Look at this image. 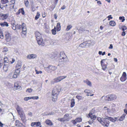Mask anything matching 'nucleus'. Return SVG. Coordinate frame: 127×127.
Returning a JSON list of instances; mask_svg holds the SVG:
<instances>
[{
    "instance_id": "obj_42",
    "label": "nucleus",
    "mask_w": 127,
    "mask_h": 127,
    "mask_svg": "<svg viewBox=\"0 0 127 127\" xmlns=\"http://www.w3.org/2000/svg\"><path fill=\"white\" fill-rule=\"evenodd\" d=\"M1 1L2 4H5L9 2L8 0H1Z\"/></svg>"
},
{
    "instance_id": "obj_23",
    "label": "nucleus",
    "mask_w": 127,
    "mask_h": 127,
    "mask_svg": "<svg viewBox=\"0 0 127 127\" xmlns=\"http://www.w3.org/2000/svg\"><path fill=\"white\" fill-rule=\"evenodd\" d=\"M106 119H107L108 120H110L113 122H115L116 121V120L113 118L111 117L106 116Z\"/></svg>"
},
{
    "instance_id": "obj_46",
    "label": "nucleus",
    "mask_w": 127,
    "mask_h": 127,
    "mask_svg": "<svg viewBox=\"0 0 127 127\" xmlns=\"http://www.w3.org/2000/svg\"><path fill=\"white\" fill-rule=\"evenodd\" d=\"M15 2V1L14 0H12L10 2L9 4L11 5H13Z\"/></svg>"
},
{
    "instance_id": "obj_12",
    "label": "nucleus",
    "mask_w": 127,
    "mask_h": 127,
    "mask_svg": "<svg viewBox=\"0 0 127 127\" xmlns=\"http://www.w3.org/2000/svg\"><path fill=\"white\" fill-rule=\"evenodd\" d=\"M20 117L22 121L23 122H25L26 121V117L25 114L22 113L19 114Z\"/></svg>"
},
{
    "instance_id": "obj_15",
    "label": "nucleus",
    "mask_w": 127,
    "mask_h": 127,
    "mask_svg": "<svg viewBox=\"0 0 127 127\" xmlns=\"http://www.w3.org/2000/svg\"><path fill=\"white\" fill-rule=\"evenodd\" d=\"M39 98L38 96H33V97H25L24 98V100L25 101H27L29 100L32 99H38Z\"/></svg>"
},
{
    "instance_id": "obj_24",
    "label": "nucleus",
    "mask_w": 127,
    "mask_h": 127,
    "mask_svg": "<svg viewBox=\"0 0 127 127\" xmlns=\"http://www.w3.org/2000/svg\"><path fill=\"white\" fill-rule=\"evenodd\" d=\"M0 25L1 27H4L5 26L6 27L8 26V24L7 22H5L1 23L0 24Z\"/></svg>"
},
{
    "instance_id": "obj_62",
    "label": "nucleus",
    "mask_w": 127,
    "mask_h": 127,
    "mask_svg": "<svg viewBox=\"0 0 127 127\" xmlns=\"http://www.w3.org/2000/svg\"><path fill=\"white\" fill-rule=\"evenodd\" d=\"M54 16L55 19H57V16L56 14H54Z\"/></svg>"
},
{
    "instance_id": "obj_41",
    "label": "nucleus",
    "mask_w": 127,
    "mask_h": 127,
    "mask_svg": "<svg viewBox=\"0 0 127 127\" xmlns=\"http://www.w3.org/2000/svg\"><path fill=\"white\" fill-rule=\"evenodd\" d=\"M24 3L25 6L26 7H27L29 6V2L28 0H27L26 1H24Z\"/></svg>"
},
{
    "instance_id": "obj_34",
    "label": "nucleus",
    "mask_w": 127,
    "mask_h": 127,
    "mask_svg": "<svg viewBox=\"0 0 127 127\" xmlns=\"http://www.w3.org/2000/svg\"><path fill=\"white\" fill-rule=\"evenodd\" d=\"M109 24L111 26H113L115 25L116 23L114 21H110Z\"/></svg>"
},
{
    "instance_id": "obj_45",
    "label": "nucleus",
    "mask_w": 127,
    "mask_h": 127,
    "mask_svg": "<svg viewBox=\"0 0 127 127\" xmlns=\"http://www.w3.org/2000/svg\"><path fill=\"white\" fill-rule=\"evenodd\" d=\"M4 63H8L9 60H8V58L7 57H5L4 59Z\"/></svg>"
},
{
    "instance_id": "obj_38",
    "label": "nucleus",
    "mask_w": 127,
    "mask_h": 127,
    "mask_svg": "<svg viewBox=\"0 0 127 127\" xmlns=\"http://www.w3.org/2000/svg\"><path fill=\"white\" fill-rule=\"evenodd\" d=\"M17 29H21L23 27L22 24V25H17Z\"/></svg>"
},
{
    "instance_id": "obj_22",
    "label": "nucleus",
    "mask_w": 127,
    "mask_h": 127,
    "mask_svg": "<svg viewBox=\"0 0 127 127\" xmlns=\"http://www.w3.org/2000/svg\"><path fill=\"white\" fill-rule=\"evenodd\" d=\"M82 121V119L81 118H78L75 119L73 121V123L75 124L77 123V122H81Z\"/></svg>"
},
{
    "instance_id": "obj_3",
    "label": "nucleus",
    "mask_w": 127,
    "mask_h": 127,
    "mask_svg": "<svg viewBox=\"0 0 127 127\" xmlns=\"http://www.w3.org/2000/svg\"><path fill=\"white\" fill-rule=\"evenodd\" d=\"M60 60H61V61L65 62L68 61L67 58L63 51L61 52L60 53Z\"/></svg>"
},
{
    "instance_id": "obj_40",
    "label": "nucleus",
    "mask_w": 127,
    "mask_h": 127,
    "mask_svg": "<svg viewBox=\"0 0 127 127\" xmlns=\"http://www.w3.org/2000/svg\"><path fill=\"white\" fill-rule=\"evenodd\" d=\"M88 43H87V44H88L89 45V46L93 45L94 44V42L93 44H92V43L93 42V41L91 40L90 41H88Z\"/></svg>"
},
{
    "instance_id": "obj_35",
    "label": "nucleus",
    "mask_w": 127,
    "mask_h": 127,
    "mask_svg": "<svg viewBox=\"0 0 127 127\" xmlns=\"http://www.w3.org/2000/svg\"><path fill=\"white\" fill-rule=\"evenodd\" d=\"M107 110H108V112H109L113 113L115 111V109L113 108L111 109H108Z\"/></svg>"
},
{
    "instance_id": "obj_33",
    "label": "nucleus",
    "mask_w": 127,
    "mask_h": 127,
    "mask_svg": "<svg viewBox=\"0 0 127 127\" xmlns=\"http://www.w3.org/2000/svg\"><path fill=\"white\" fill-rule=\"evenodd\" d=\"M87 43H88L87 41H86L85 42L81 44L80 45V46L82 47H84L86 45Z\"/></svg>"
},
{
    "instance_id": "obj_8",
    "label": "nucleus",
    "mask_w": 127,
    "mask_h": 127,
    "mask_svg": "<svg viewBox=\"0 0 127 127\" xmlns=\"http://www.w3.org/2000/svg\"><path fill=\"white\" fill-rule=\"evenodd\" d=\"M36 40L39 45L43 46L45 45V41L43 40L42 38Z\"/></svg>"
},
{
    "instance_id": "obj_6",
    "label": "nucleus",
    "mask_w": 127,
    "mask_h": 127,
    "mask_svg": "<svg viewBox=\"0 0 127 127\" xmlns=\"http://www.w3.org/2000/svg\"><path fill=\"white\" fill-rule=\"evenodd\" d=\"M66 77L67 76H60L54 79V81L55 83L59 82L66 78Z\"/></svg>"
},
{
    "instance_id": "obj_58",
    "label": "nucleus",
    "mask_w": 127,
    "mask_h": 127,
    "mask_svg": "<svg viewBox=\"0 0 127 127\" xmlns=\"http://www.w3.org/2000/svg\"><path fill=\"white\" fill-rule=\"evenodd\" d=\"M4 36L3 33H0V38L1 39L3 38Z\"/></svg>"
},
{
    "instance_id": "obj_21",
    "label": "nucleus",
    "mask_w": 127,
    "mask_h": 127,
    "mask_svg": "<svg viewBox=\"0 0 127 127\" xmlns=\"http://www.w3.org/2000/svg\"><path fill=\"white\" fill-rule=\"evenodd\" d=\"M87 117L88 118L90 117L91 119H93V120H95L96 118L95 116L94 115H93L92 113H90Z\"/></svg>"
},
{
    "instance_id": "obj_54",
    "label": "nucleus",
    "mask_w": 127,
    "mask_h": 127,
    "mask_svg": "<svg viewBox=\"0 0 127 127\" xmlns=\"http://www.w3.org/2000/svg\"><path fill=\"white\" fill-rule=\"evenodd\" d=\"M35 71L36 73L37 74H41L42 73V72L41 71H38L37 70H35Z\"/></svg>"
},
{
    "instance_id": "obj_36",
    "label": "nucleus",
    "mask_w": 127,
    "mask_h": 127,
    "mask_svg": "<svg viewBox=\"0 0 127 127\" xmlns=\"http://www.w3.org/2000/svg\"><path fill=\"white\" fill-rule=\"evenodd\" d=\"M35 125L36 127H41L42 126L41 125L40 123L39 122H35Z\"/></svg>"
},
{
    "instance_id": "obj_60",
    "label": "nucleus",
    "mask_w": 127,
    "mask_h": 127,
    "mask_svg": "<svg viewBox=\"0 0 127 127\" xmlns=\"http://www.w3.org/2000/svg\"><path fill=\"white\" fill-rule=\"evenodd\" d=\"M55 114L53 112H51V113H49L48 114V115H53L54 114Z\"/></svg>"
},
{
    "instance_id": "obj_28",
    "label": "nucleus",
    "mask_w": 127,
    "mask_h": 127,
    "mask_svg": "<svg viewBox=\"0 0 127 127\" xmlns=\"http://www.w3.org/2000/svg\"><path fill=\"white\" fill-rule=\"evenodd\" d=\"M126 115V114H123V115L120 118H119L118 120L120 121H122L125 119Z\"/></svg>"
},
{
    "instance_id": "obj_16",
    "label": "nucleus",
    "mask_w": 127,
    "mask_h": 127,
    "mask_svg": "<svg viewBox=\"0 0 127 127\" xmlns=\"http://www.w3.org/2000/svg\"><path fill=\"white\" fill-rule=\"evenodd\" d=\"M8 16V14H0V19L4 20L7 18Z\"/></svg>"
},
{
    "instance_id": "obj_49",
    "label": "nucleus",
    "mask_w": 127,
    "mask_h": 127,
    "mask_svg": "<svg viewBox=\"0 0 127 127\" xmlns=\"http://www.w3.org/2000/svg\"><path fill=\"white\" fill-rule=\"evenodd\" d=\"M119 19L120 20H122V22H124L125 20V18L124 16L120 17H119Z\"/></svg>"
},
{
    "instance_id": "obj_53",
    "label": "nucleus",
    "mask_w": 127,
    "mask_h": 127,
    "mask_svg": "<svg viewBox=\"0 0 127 127\" xmlns=\"http://www.w3.org/2000/svg\"><path fill=\"white\" fill-rule=\"evenodd\" d=\"M32 91V90L31 89H28L26 90V92H28L29 93H30Z\"/></svg>"
},
{
    "instance_id": "obj_7",
    "label": "nucleus",
    "mask_w": 127,
    "mask_h": 127,
    "mask_svg": "<svg viewBox=\"0 0 127 127\" xmlns=\"http://www.w3.org/2000/svg\"><path fill=\"white\" fill-rule=\"evenodd\" d=\"M5 34V39L7 42L9 41L11 39V37L10 33L8 32H6Z\"/></svg>"
},
{
    "instance_id": "obj_30",
    "label": "nucleus",
    "mask_w": 127,
    "mask_h": 127,
    "mask_svg": "<svg viewBox=\"0 0 127 127\" xmlns=\"http://www.w3.org/2000/svg\"><path fill=\"white\" fill-rule=\"evenodd\" d=\"M22 65V64L21 63H18L16 65L15 67L16 68L20 69L21 68Z\"/></svg>"
},
{
    "instance_id": "obj_57",
    "label": "nucleus",
    "mask_w": 127,
    "mask_h": 127,
    "mask_svg": "<svg viewBox=\"0 0 127 127\" xmlns=\"http://www.w3.org/2000/svg\"><path fill=\"white\" fill-rule=\"evenodd\" d=\"M122 30L123 31H124L125 30H126L127 29L126 27L125 26H124L122 27Z\"/></svg>"
},
{
    "instance_id": "obj_37",
    "label": "nucleus",
    "mask_w": 127,
    "mask_h": 127,
    "mask_svg": "<svg viewBox=\"0 0 127 127\" xmlns=\"http://www.w3.org/2000/svg\"><path fill=\"white\" fill-rule=\"evenodd\" d=\"M40 16V14L39 13V12H37V14L35 17V19L36 20H37L39 17Z\"/></svg>"
},
{
    "instance_id": "obj_18",
    "label": "nucleus",
    "mask_w": 127,
    "mask_h": 127,
    "mask_svg": "<svg viewBox=\"0 0 127 127\" xmlns=\"http://www.w3.org/2000/svg\"><path fill=\"white\" fill-rule=\"evenodd\" d=\"M16 109L19 114H20L23 113V111L22 108L18 106H17Z\"/></svg>"
},
{
    "instance_id": "obj_11",
    "label": "nucleus",
    "mask_w": 127,
    "mask_h": 127,
    "mask_svg": "<svg viewBox=\"0 0 127 127\" xmlns=\"http://www.w3.org/2000/svg\"><path fill=\"white\" fill-rule=\"evenodd\" d=\"M22 26L23 27L22 28V33L25 35L26 34L27 31L25 24L24 23H23Z\"/></svg>"
},
{
    "instance_id": "obj_2",
    "label": "nucleus",
    "mask_w": 127,
    "mask_h": 127,
    "mask_svg": "<svg viewBox=\"0 0 127 127\" xmlns=\"http://www.w3.org/2000/svg\"><path fill=\"white\" fill-rule=\"evenodd\" d=\"M116 96L114 95H108L106 96H103L100 99V101L104 102L106 100L108 101L112 100L116 98Z\"/></svg>"
},
{
    "instance_id": "obj_61",
    "label": "nucleus",
    "mask_w": 127,
    "mask_h": 127,
    "mask_svg": "<svg viewBox=\"0 0 127 127\" xmlns=\"http://www.w3.org/2000/svg\"><path fill=\"white\" fill-rule=\"evenodd\" d=\"M108 48L109 49H112L113 48L112 45V44H110Z\"/></svg>"
},
{
    "instance_id": "obj_9",
    "label": "nucleus",
    "mask_w": 127,
    "mask_h": 127,
    "mask_svg": "<svg viewBox=\"0 0 127 127\" xmlns=\"http://www.w3.org/2000/svg\"><path fill=\"white\" fill-rule=\"evenodd\" d=\"M126 76L127 75L126 73L125 72H124L123 73L122 76L120 78V80L122 82L125 81L127 79Z\"/></svg>"
},
{
    "instance_id": "obj_20",
    "label": "nucleus",
    "mask_w": 127,
    "mask_h": 127,
    "mask_svg": "<svg viewBox=\"0 0 127 127\" xmlns=\"http://www.w3.org/2000/svg\"><path fill=\"white\" fill-rule=\"evenodd\" d=\"M18 74L15 73L13 74V73H11L9 74V75L10 76V78L11 79L16 78L17 77Z\"/></svg>"
},
{
    "instance_id": "obj_50",
    "label": "nucleus",
    "mask_w": 127,
    "mask_h": 127,
    "mask_svg": "<svg viewBox=\"0 0 127 127\" xmlns=\"http://www.w3.org/2000/svg\"><path fill=\"white\" fill-rule=\"evenodd\" d=\"M58 120L59 121H60L61 122H65L63 118H58Z\"/></svg>"
},
{
    "instance_id": "obj_52",
    "label": "nucleus",
    "mask_w": 127,
    "mask_h": 127,
    "mask_svg": "<svg viewBox=\"0 0 127 127\" xmlns=\"http://www.w3.org/2000/svg\"><path fill=\"white\" fill-rule=\"evenodd\" d=\"M97 119L101 124V122L102 121V118H101L100 117H98L97 118Z\"/></svg>"
},
{
    "instance_id": "obj_31",
    "label": "nucleus",
    "mask_w": 127,
    "mask_h": 127,
    "mask_svg": "<svg viewBox=\"0 0 127 127\" xmlns=\"http://www.w3.org/2000/svg\"><path fill=\"white\" fill-rule=\"evenodd\" d=\"M61 29L60 23H57V31H59Z\"/></svg>"
},
{
    "instance_id": "obj_63",
    "label": "nucleus",
    "mask_w": 127,
    "mask_h": 127,
    "mask_svg": "<svg viewBox=\"0 0 127 127\" xmlns=\"http://www.w3.org/2000/svg\"><path fill=\"white\" fill-rule=\"evenodd\" d=\"M32 113L31 112H29L28 113V115L31 116H32Z\"/></svg>"
},
{
    "instance_id": "obj_64",
    "label": "nucleus",
    "mask_w": 127,
    "mask_h": 127,
    "mask_svg": "<svg viewBox=\"0 0 127 127\" xmlns=\"http://www.w3.org/2000/svg\"><path fill=\"white\" fill-rule=\"evenodd\" d=\"M12 62H11V64H12L15 61V60L13 58H12Z\"/></svg>"
},
{
    "instance_id": "obj_43",
    "label": "nucleus",
    "mask_w": 127,
    "mask_h": 127,
    "mask_svg": "<svg viewBox=\"0 0 127 127\" xmlns=\"http://www.w3.org/2000/svg\"><path fill=\"white\" fill-rule=\"evenodd\" d=\"M12 28L13 30H16L17 29V25H16L15 24H13L12 26Z\"/></svg>"
},
{
    "instance_id": "obj_55",
    "label": "nucleus",
    "mask_w": 127,
    "mask_h": 127,
    "mask_svg": "<svg viewBox=\"0 0 127 127\" xmlns=\"http://www.w3.org/2000/svg\"><path fill=\"white\" fill-rule=\"evenodd\" d=\"M8 50L6 47H5L3 49L2 52H6Z\"/></svg>"
},
{
    "instance_id": "obj_4",
    "label": "nucleus",
    "mask_w": 127,
    "mask_h": 127,
    "mask_svg": "<svg viewBox=\"0 0 127 127\" xmlns=\"http://www.w3.org/2000/svg\"><path fill=\"white\" fill-rule=\"evenodd\" d=\"M57 69V67L52 65H49L47 67H45V69L48 73H51Z\"/></svg>"
},
{
    "instance_id": "obj_59",
    "label": "nucleus",
    "mask_w": 127,
    "mask_h": 127,
    "mask_svg": "<svg viewBox=\"0 0 127 127\" xmlns=\"http://www.w3.org/2000/svg\"><path fill=\"white\" fill-rule=\"evenodd\" d=\"M35 125V122H32L31 123V125L32 127H33L34 125Z\"/></svg>"
},
{
    "instance_id": "obj_47",
    "label": "nucleus",
    "mask_w": 127,
    "mask_h": 127,
    "mask_svg": "<svg viewBox=\"0 0 127 127\" xmlns=\"http://www.w3.org/2000/svg\"><path fill=\"white\" fill-rule=\"evenodd\" d=\"M72 26L71 25H69L67 26V28L66 29V30L67 31L69 30L71 28Z\"/></svg>"
},
{
    "instance_id": "obj_25",
    "label": "nucleus",
    "mask_w": 127,
    "mask_h": 127,
    "mask_svg": "<svg viewBox=\"0 0 127 127\" xmlns=\"http://www.w3.org/2000/svg\"><path fill=\"white\" fill-rule=\"evenodd\" d=\"M46 124L52 126L53 125V124L51 121L49 120H47L45 121Z\"/></svg>"
},
{
    "instance_id": "obj_10",
    "label": "nucleus",
    "mask_w": 127,
    "mask_h": 127,
    "mask_svg": "<svg viewBox=\"0 0 127 127\" xmlns=\"http://www.w3.org/2000/svg\"><path fill=\"white\" fill-rule=\"evenodd\" d=\"M63 118L65 121H69L71 119V117L68 114H65Z\"/></svg>"
},
{
    "instance_id": "obj_1",
    "label": "nucleus",
    "mask_w": 127,
    "mask_h": 127,
    "mask_svg": "<svg viewBox=\"0 0 127 127\" xmlns=\"http://www.w3.org/2000/svg\"><path fill=\"white\" fill-rule=\"evenodd\" d=\"M61 90V88L59 85L56 86L53 90L52 93V100L56 101L57 100L58 96Z\"/></svg>"
},
{
    "instance_id": "obj_32",
    "label": "nucleus",
    "mask_w": 127,
    "mask_h": 127,
    "mask_svg": "<svg viewBox=\"0 0 127 127\" xmlns=\"http://www.w3.org/2000/svg\"><path fill=\"white\" fill-rule=\"evenodd\" d=\"M75 103L74 99H72L71 100L70 107H73Z\"/></svg>"
},
{
    "instance_id": "obj_48",
    "label": "nucleus",
    "mask_w": 127,
    "mask_h": 127,
    "mask_svg": "<svg viewBox=\"0 0 127 127\" xmlns=\"http://www.w3.org/2000/svg\"><path fill=\"white\" fill-rule=\"evenodd\" d=\"M19 69L16 68V69L15 70V73L18 75V74H19L20 72V70Z\"/></svg>"
},
{
    "instance_id": "obj_19",
    "label": "nucleus",
    "mask_w": 127,
    "mask_h": 127,
    "mask_svg": "<svg viewBox=\"0 0 127 127\" xmlns=\"http://www.w3.org/2000/svg\"><path fill=\"white\" fill-rule=\"evenodd\" d=\"M105 60V59H103L101 61V64L102 66V69L104 70H105L107 67L106 65L104 64L103 62V61Z\"/></svg>"
},
{
    "instance_id": "obj_51",
    "label": "nucleus",
    "mask_w": 127,
    "mask_h": 127,
    "mask_svg": "<svg viewBox=\"0 0 127 127\" xmlns=\"http://www.w3.org/2000/svg\"><path fill=\"white\" fill-rule=\"evenodd\" d=\"M84 92L88 94L91 93V91L89 90L86 89L84 91Z\"/></svg>"
},
{
    "instance_id": "obj_56",
    "label": "nucleus",
    "mask_w": 127,
    "mask_h": 127,
    "mask_svg": "<svg viewBox=\"0 0 127 127\" xmlns=\"http://www.w3.org/2000/svg\"><path fill=\"white\" fill-rule=\"evenodd\" d=\"M50 58L52 59H53L55 58V56L54 55V53H52V54L50 55Z\"/></svg>"
},
{
    "instance_id": "obj_13",
    "label": "nucleus",
    "mask_w": 127,
    "mask_h": 127,
    "mask_svg": "<svg viewBox=\"0 0 127 127\" xmlns=\"http://www.w3.org/2000/svg\"><path fill=\"white\" fill-rule=\"evenodd\" d=\"M35 35L36 40L42 38L41 34L38 32H35Z\"/></svg>"
},
{
    "instance_id": "obj_14",
    "label": "nucleus",
    "mask_w": 127,
    "mask_h": 127,
    "mask_svg": "<svg viewBox=\"0 0 127 127\" xmlns=\"http://www.w3.org/2000/svg\"><path fill=\"white\" fill-rule=\"evenodd\" d=\"M37 57V55L35 54H29L27 55V59H34Z\"/></svg>"
},
{
    "instance_id": "obj_17",
    "label": "nucleus",
    "mask_w": 127,
    "mask_h": 127,
    "mask_svg": "<svg viewBox=\"0 0 127 127\" xmlns=\"http://www.w3.org/2000/svg\"><path fill=\"white\" fill-rule=\"evenodd\" d=\"M9 68V66L7 64H4L3 67V69L4 72H6L8 69Z\"/></svg>"
},
{
    "instance_id": "obj_27",
    "label": "nucleus",
    "mask_w": 127,
    "mask_h": 127,
    "mask_svg": "<svg viewBox=\"0 0 127 127\" xmlns=\"http://www.w3.org/2000/svg\"><path fill=\"white\" fill-rule=\"evenodd\" d=\"M14 86L15 89H20L21 88V87L19 86L17 83H15Z\"/></svg>"
},
{
    "instance_id": "obj_5",
    "label": "nucleus",
    "mask_w": 127,
    "mask_h": 127,
    "mask_svg": "<svg viewBox=\"0 0 127 127\" xmlns=\"http://www.w3.org/2000/svg\"><path fill=\"white\" fill-rule=\"evenodd\" d=\"M109 124V122L106 119V117L104 118H102V121L101 122V124L102 126L104 127H108Z\"/></svg>"
},
{
    "instance_id": "obj_26",
    "label": "nucleus",
    "mask_w": 127,
    "mask_h": 127,
    "mask_svg": "<svg viewBox=\"0 0 127 127\" xmlns=\"http://www.w3.org/2000/svg\"><path fill=\"white\" fill-rule=\"evenodd\" d=\"M84 82L86 83L88 85L91 87L92 85V83L91 82L87 80H84Z\"/></svg>"
},
{
    "instance_id": "obj_29",
    "label": "nucleus",
    "mask_w": 127,
    "mask_h": 127,
    "mask_svg": "<svg viewBox=\"0 0 127 127\" xmlns=\"http://www.w3.org/2000/svg\"><path fill=\"white\" fill-rule=\"evenodd\" d=\"M21 13L22 14L24 15V11L23 8H22L19 10H18L17 14H19L20 13Z\"/></svg>"
},
{
    "instance_id": "obj_44",
    "label": "nucleus",
    "mask_w": 127,
    "mask_h": 127,
    "mask_svg": "<svg viewBox=\"0 0 127 127\" xmlns=\"http://www.w3.org/2000/svg\"><path fill=\"white\" fill-rule=\"evenodd\" d=\"M76 98L78 100H80L83 99V97L82 96L77 95L76 97Z\"/></svg>"
},
{
    "instance_id": "obj_39",
    "label": "nucleus",
    "mask_w": 127,
    "mask_h": 127,
    "mask_svg": "<svg viewBox=\"0 0 127 127\" xmlns=\"http://www.w3.org/2000/svg\"><path fill=\"white\" fill-rule=\"evenodd\" d=\"M55 29L56 27H55L52 30V34H53L55 35L56 33V31Z\"/></svg>"
}]
</instances>
